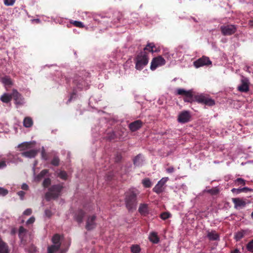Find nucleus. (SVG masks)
Instances as JSON below:
<instances>
[{"instance_id": "30", "label": "nucleus", "mask_w": 253, "mask_h": 253, "mask_svg": "<svg viewBox=\"0 0 253 253\" xmlns=\"http://www.w3.org/2000/svg\"><path fill=\"white\" fill-rule=\"evenodd\" d=\"M11 95L12 98L13 97L17 102L19 103L21 99L20 94L16 90H13V92Z\"/></svg>"}, {"instance_id": "62", "label": "nucleus", "mask_w": 253, "mask_h": 253, "mask_svg": "<svg viewBox=\"0 0 253 253\" xmlns=\"http://www.w3.org/2000/svg\"><path fill=\"white\" fill-rule=\"evenodd\" d=\"M251 217L253 219V212L251 213Z\"/></svg>"}, {"instance_id": "35", "label": "nucleus", "mask_w": 253, "mask_h": 253, "mask_svg": "<svg viewBox=\"0 0 253 253\" xmlns=\"http://www.w3.org/2000/svg\"><path fill=\"white\" fill-rule=\"evenodd\" d=\"M131 252L132 253H139L141 249L139 245H133L131 247Z\"/></svg>"}, {"instance_id": "38", "label": "nucleus", "mask_w": 253, "mask_h": 253, "mask_svg": "<svg viewBox=\"0 0 253 253\" xmlns=\"http://www.w3.org/2000/svg\"><path fill=\"white\" fill-rule=\"evenodd\" d=\"M60 160L58 157H54L51 162V164L54 166H58L59 164Z\"/></svg>"}, {"instance_id": "7", "label": "nucleus", "mask_w": 253, "mask_h": 253, "mask_svg": "<svg viewBox=\"0 0 253 253\" xmlns=\"http://www.w3.org/2000/svg\"><path fill=\"white\" fill-rule=\"evenodd\" d=\"M166 61L161 56H158L154 58L151 63L150 69L155 70L158 66L165 65Z\"/></svg>"}, {"instance_id": "34", "label": "nucleus", "mask_w": 253, "mask_h": 253, "mask_svg": "<svg viewBox=\"0 0 253 253\" xmlns=\"http://www.w3.org/2000/svg\"><path fill=\"white\" fill-rule=\"evenodd\" d=\"M57 176L61 179L66 180L67 179L68 175L65 171L61 170L57 173Z\"/></svg>"}, {"instance_id": "19", "label": "nucleus", "mask_w": 253, "mask_h": 253, "mask_svg": "<svg viewBox=\"0 0 253 253\" xmlns=\"http://www.w3.org/2000/svg\"><path fill=\"white\" fill-rule=\"evenodd\" d=\"M149 239L154 244H158L160 241V238L158 237L157 233L154 232L150 233L149 237Z\"/></svg>"}, {"instance_id": "43", "label": "nucleus", "mask_w": 253, "mask_h": 253, "mask_svg": "<svg viewBox=\"0 0 253 253\" xmlns=\"http://www.w3.org/2000/svg\"><path fill=\"white\" fill-rule=\"evenodd\" d=\"M160 217L162 219L166 220L170 217V213L167 212H164L161 214Z\"/></svg>"}, {"instance_id": "20", "label": "nucleus", "mask_w": 253, "mask_h": 253, "mask_svg": "<svg viewBox=\"0 0 253 253\" xmlns=\"http://www.w3.org/2000/svg\"><path fill=\"white\" fill-rule=\"evenodd\" d=\"M164 190V186L158 181V183L153 188V191L156 193L159 194L162 193Z\"/></svg>"}, {"instance_id": "63", "label": "nucleus", "mask_w": 253, "mask_h": 253, "mask_svg": "<svg viewBox=\"0 0 253 253\" xmlns=\"http://www.w3.org/2000/svg\"><path fill=\"white\" fill-rule=\"evenodd\" d=\"M60 253H64V252L63 251H62Z\"/></svg>"}, {"instance_id": "61", "label": "nucleus", "mask_w": 253, "mask_h": 253, "mask_svg": "<svg viewBox=\"0 0 253 253\" xmlns=\"http://www.w3.org/2000/svg\"><path fill=\"white\" fill-rule=\"evenodd\" d=\"M250 23L251 24V26L253 27V20L250 21Z\"/></svg>"}, {"instance_id": "18", "label": "nucleus", "mask_w": 253, "mask_h": 253, "mask_svg": "<svg viewBox=\"0 0 253 253\" xmlns=\"http://www.w3.org/2000/svg\"><path fill=\"white\" fill-rule=\"evenodd\" d=\"M232 201L235 205V208L245 207L246 205L245 201L240 198H233Z\"/></svg>"}, {"instance_id": "23", "label": "nucleus", "mask_w": 253, "mask_h": 253, "mask_svg": "<svg viewBox=\"0 0 253 253\" xmlns=\"http://www.w3.org/2000/svg\"><path fill=\"white\" fill-rule=\"evenodd\" d=\"M133 164L136 166H139L142 165L143 162L142 156L141 154L137 155L133 159Z\"/></svg>"}, {"instance_id": "21", "label": "nucleus", "mask_w": 253, "mask_h": 253, "mask_svg": "<svg viewBox=\"0 0 253 253\" xmlns=\"http://www.w3.org/2000/svg\"><path fill=\"white\" fill-rule=\"evenodd\" d=\"M32 143L31 142H25L22 143L18 145V148L20 151H24L30 149L31 147Z\"/></svg>"}, {"instance_id": "57", "label": "nucleus", "mask_w": 253, "mask_h": 253, "mask_svg": "<svg viewBox=\"0 0 253 253\" xmlns=\"http://www.w3.org/2000/svg\"><path fill=\"white\" fill-rule=\"evenodd\" d=\"M28 185L25 183H24L22 185V189L24 190H27L28 189Z\"/></svg>"}, {"instance_id": "50", "label": "nucleus", "mask_w": 253, "mask_h": 253, "mask_svg": "<svg viewBox=\"0 0 253 253\" xmlns=\"http://www.w3.org/2000/svg\"><path fill=\"white\" fill-rule=\"evenodd\" d=\"M8 194V190L4 188H1V195L5 196Z\"/></svg>"}, {"instance_id": "40", "label": "nucleus", "mask_w": 253, "mask_h": 253, "mask_svg": "<svg viewBox=\"0 0 253 253\" xmlns=\"http://www.w3.org/2000/svg\"><path fill=\"white\" fill-rule=\"evenodd\" d=\"M71 23L77 27L83 28L84 27L83 23L80 21H74L72 22Z\"/></svg>"}, {"instance_id": "64", "label": "nucleus", "mask_w": 253, "mask_h": 253, "mask_svg": "<svg viewBox=\"0 0 253 253\" xmlns=\"http://www.w3.org/2000/svg\"><path fill=\"white\" fill-rule=\"evenodd\" d=\"M252 191H253V189H252Z\"/></svg>"}, {"instance_id": "51", "label": "nucleus", "mask_w": 253, "mask_h": 253, "mask_svg": "<svg viewBox=\"0 0 253 253\" xmlns=\"http://www.w3.org/2000/svg\"><path fill=\"white\" fill-rule=\"evenodd\" d=\"M18 195L20 196L21 200L23 199V197L25 194V192L23 191H20L17 193Z\"/></svg>"}, {"instance_id": "16", "label": "nucleus", "mask_w": 253, "mask_h": 253, "mask_svg": "<svg viewBox=\"0 0 253 253\" xmlns=\"http://www.w3.org/2000/svg\"><path fill=\"white\" fill-rule=\"evenodd\" d=\"M38 151L37 150L32 149L29 151H25L21 153L23 157L33 158H35L38 154Z\"/></svg>"}, {"instance_id": "3", "label": "nucleus", "mask_w": 253, "mask_h": 253, "mask_svg": "<svg viewBox=\"0 0 253 253\" xmlns=\"http://www.w3.org/2000/svg\"><path fill=\"white\" fill-rule=\"evenodd\" d=\"M135 68L141 70L148 63V53L146 51L140 52L135 58Z\"/></svg>"}, {"instance_id": "39", "label": "nucleus", "mask_w": 253, "mask_h": 253, "mask_svg": "<svg viewBox=\"0 0 253 253\" xmlns=\"http://www.w3.org/2000/svg\"><path fill=\"white\" fill-rule=\"evenodd\" d=\"M247 249L248 251L253 253V239L247 244Z\"/></svg>"}, {"instance_id": "29", "label": "nucleus", "mask_w": 253, "mask_h": 253, "mask_svg": "<svg viewBox=\"0 0 253 253\" xmlns=\"http://www.w3.org/2000/svg\"><path fill=\"white\" fill-rule=\"evenodd\" d=\"M60 248L59 245H52L47 248L48 253H54Z\"/></svg>"}, {"instance_id": "6", "label": "nucleus", "mask_w": 253, "mask_h": 253, "mask_svg": "<svg viewBox=\"0 0 253 253\" xmlns=\"http://www.w3.org/2000/svg\"><path fill=\"white\" fill-rule=\"evenodd\" d=\"M220 30L223 36H230L236 32L237 28L234 25H226L221 26L220 27Z\"/></svg>"}, {"instance_id": "12", "label": "nucleus", "mask_w": 253, "mask_h": 253, "mask_svg": "<svg viewBox=\"0 0 253 253\" xmlns=\"http://www.w3.org/2000/svg\"><path fill=\"white\" fill-rule=\"evenodd\" d=\"M142 125V122L140 120H138L130 123L128 127L131 131L134 132L141 128Z\"/></svg>"}, {"instance_id": "15", "label": "nucleus", "mask_w": 253, "mask_h": 253, "mask_svg": "<svg viewBox=\"0 0 253 253\" xmlns=\"http://www.w3.org/2000/svg\"><path fill=\"white\" fill-rule=\"evenodd\" d=\"M138 211L143 216H146L149 213L148 205L147 204H140L138 208Z\"/></svg>"}, {"instance_id": "8", "label": "nucleus", "mask_w": 253, "mask_h": 253, "mask_svg": "<svg viewBox=\"0 0 253 253\" xmlns=\"http://www.w3.org/2000/svg\"><path fill=\"white\" fill-rule=\"evenodd\" d=\"M241 84L238 86V90L241 92H247L249 90L250 82L247 78L242 77Z\"/></svg>"}, {"instance_id": "49", "label": "nucleus", "mask_w": 253, "mask_h": 253, "mask_svg": "<svg viewBox=\"0 0 253 253\" xmlns=\"http://www.w3.org/2000/svg\"><path fill=\"white\" fill-rule=\"evenodd\" d=\"M122 159V156L120 154H117L115 158V161L116 162H119Z\"/></svg>"}, {"instance_id": "52", "label": "nucleus", "mask_w": 253, "mask_h": 253, "mask_svg": "<svg viewBox=\"0 0 253 253\" xmlns=\"http://www.w3.org/2000/svg\"><path fill=\"white\" fill-rule=\"evenodd\" d=\"M174 169L173 167H170L166 169V171L168 173H171L174 172Z\"/></svg>"}, {"instance_id": "26", "label": "nucleus", "mask_w": 253, "mask_h": 253, "mask_svg": "<svg viewBox=\"0 0 253 253\" xmlns=\"http://www.w3.org/2000/svg\"><path fill=\"white\" fill-rule=\"evenodd\" d=\"M246 234V231L245 230H241L235 233L234 235V239L236 241H240L242 239Z\"/></svg>"}, {"instance_id": "33", "label": "nucleus", "mask_w": 253, "mask_h": 253, "mask_svg": "<svg viewBox=\"0 0 253 253\" xmlns=\"http://www.w3.org/2000/svg\"><path fill=\"white\" fill-rule=\"evenodd\" d=\"M142 183L143 184V186L146 188H150L152 186V182H151L150 180L148 178H146L143 179Z\"/></svg>"}, {"instance_id": "46", "label": "nucleus", "mask_w": 253, "mask_h": 253, "mask_svg": "<svg viewBox=\"0 0 253 253\" xmlns=\"http://www.w3.org/2000/svg\"><path fill=\"white\" fill-rule=\"evenodd\" d=\"M168 180L169 178L168 177H165L162 178L159 182L164 186Z\"/></svg>"}, {"instance_id": "14", "label": "nucleus", "mask_w": 253, "mask_h": 253, "mask_svg": "<svg viewBox=\"0 0 253 253\" xmlns=\"http://www.w3.org/2000/svg\"><path fill=\"white\" fill-rule=\"evenodd\" d=\"M1 82L3 84L5 89L8 90L13 85V82L11 78L8 76L1 78Z\"/></svg>"}, {"instance_id": "28", "label": "nucleus", "mask_w": 253, "mask_h": 253, "mask_svg": "<svg viewBox=\"0 0 253 253\" xmlns=\"http://www.w3.org/2000/svg\"><path fill=\"white\" fill-rule=\"evenodd\" d=\"M1 253H10L8 246L1 240Z\"/></svg>"}, {"instance_id": "9", "label": "nucleus", "mask_w": 253, "mask_h": 253, "mask_svg": "<svg viewBox=\"0 0 253 253\" xmlns=\"http://www.w3.org/2000/svg\"><path fill=\"white\" fill-rule=\"evenodd\" d=\"M211 64V61L209 58L204 56L194 62V65L196 68H199L205 65L208 66Z\"/></svg>"}, {"instance_id": "44", "label": "nucleus", "mask_w": 253, "mask_h": 253, "mask_svg": "<svg viewBox=\"0 0 253 253\" xmlns=\"http://www.w3.org/2000/svg\"><path fill=\"white\" fill-rule=\"evenodd\" d=\"M15 1V0H4V3L7 6H11L14 4Z\"/></svg>"}, {"instance_id": "42", "label": "nucleus", "mask_w": 253, "mask_h": 253, "mask_svg": "<svg viewBox=\"0 0 253 253\" xmlns=\"http://www.w3.org/2000/svg\"><path fill=\"white\" fill-rule=\"evenodd\" d=\"M245 182H246V181L242 178H238L235 180V183H236V184H237L238 185H245L246 184Z\"/></svg>"}, {"instance_id": "55", "label": "nucleus", "mask_w": 253, "mask_h": 253, "mask_svg": "<svg viewBox=\"0 0 253 253\" xmlns=\"http://www.w3.org/2000/svg\"><path fill=\"white\" fill-rule=\"evenodd\" d=\"M241 192H248V191H252V189L249 188L248 187H244L241 188Z\"/></svg>"}, {"instance_id": "59", "label": "nucleus", "mask_w": 253, "mask_h": 253, "mask_svg": "<svg viewBox=\"0 0 253 253\" xmlns=\"http://www.w3.org/2000/svg\"><path fill=\"white\" fill-rule=\"evenodd\" d=\"M230 253H240V251L238 249H235V250L231 251Z\"/></svg>"}, {"instance_id": "11", "label": "nucleus", "mask_w": 253, "mask_h": 253, "mask_svg": "<svg viewBox=\"0 0 253 253\" xmlns=\"http://www.w3.org/2000/svg\"><path fill=\"white\" fill-rule=\"evenodd\" d=\"M191 118L189 112L184 111L181 112L178 115L177 120L180 123H186L188 122Z\"/></svg>"}, {"instance_id": "2", "label": "nucleus", "mask_w": 253, "mask_h": 253, "mask_svg": "<svg viewBox=\"0 0 253 253\" xmlns=\"http://www.w3.org/2000/svg\"><path fill=\"white\" fill-rule=\"evenodd\" d=\"M64 187L62 184H55L52 185L49 189L48 191L45 194V198L46 201H49L51 199H56L61 195Z\"/></svg>"}, {"instance_id": "22", "label": "nucleus", "mask_w": 253, "mask_h": 253, "mask_svg": "<svg viewBox=\"0 0 253 253\" xmlns=\"http://www.w3.org/2000/svg\"><path fill=\"white\" fill-rule=\"evenodd\" d=\"M33 125V121L31 118L26 117L24 118L23 121V126L25 127H30Z\"/></svg>"}, {"instance_id": "27", "label": "nucleus", "mask_w": 253, "mask_h": 253, "mask_svg": "<svg viewBox=\"0 0 253 253\" xmlns=\"http://www.w3.org/2000/svg\"><path fill=\"white\" fill-rule=\"evenodd\" d=\"M52 242L53 245H59V247H61V243L60 242V236L58 234H55L52 238Z\"/></svg>"}, {"instance_id": "17", "label": "nucleus", "mask_w": 253, "mask_h": 253, "mask_svg": "<svg viewBox=\"0 0 253 253\" xmlns=\"http://www.w3.org/2000/svg\"><path fill=\"white\" fill-rule=\"evenodd\" d=\"M207 237L210 241H217L219 240V235L215 231H208Z\"/></svg>"}, {"instance_id": "25", "label": "nucleus", "mask_w": 253, "mask_h": 253, "mask_svg": "<svg viewBox=\"0 0 253 253\" xmlns=\"http://www.w3.org/2000/svg\"><path fill=\"white\" fill-rule=\"evenodd\" d=\"M156 46L153 42L148 43L146 45L145 47H144L143 51H149L152 53H153L156 51V50H154V48H155Z\"/></svg>"}, {"instance_id": "47", "label": "nucleus", "mask_w": 253, "mask_h": 253, "mask_svg": "<svg viewBox=\"0 0 253 253\" xmlns=\"http://www.w3.org/2000/svg\"><path fill=\"white\" fill-rule=\"evenodd\" d=\"M35 221V218L34 216L31 217L26 222L27 224H30L33 223Z\"/></svg>"}, {"instance_id": "58", "label": "nucleus", "mask_w": 253, "mask_h": 253, "mask_svg": "<svg viewBox=\"0 0 253 253\" xmlns=\"http://www.w3.org/2000/svg\"><path fill=\"white\" fill-rule=\"evenodd\" d=\"M76 95V94L74 92H73L71 95L70 98L68 99L67 103L70 102L72 100V99L74 97V96Z\"/></svg>"}, {"instance_id": "31", "label": "nucleus", "mask_w": 253, "mask_h": 253, "mask_svg": "<svg viewBox=\"0 0 253 253\" xmlns=\"http://www.w3.org/2000/svg\"><path fill=\"white\" fill-rule=\"evenodd\" d=\"M48 172V169H43L42 170L40 173L37 175V176H36V179L37 180L39 181L41 179H42V178Z\"/></svg>"}, {"instance_id": "13", "label": "nucleus", "mask_w": 253, "mask_h": 253, "mask_svg": "<svg viewBox=\"0 0 253 253\" xmlns=\"http://www.w3.org/2000/svg\"><path fill=\"white\" fill-rule=\"evenodd\" d=\"M85 215V212L82 210H79L75 213L74 219L79 223H82L83 218Z\"/></svg>"}, {"instance_id": "45", "label": "nucleus", "mask_w": 253, "mask_h": 253, "mask_svg": "<svg viewBox=\"0 0 253 253\" xmlns=\"http://www.w3.org/2000/svg\"><path fill=\"white\" fill-rule=\"evenodd\" d=\"M41 155H42V159H43L44 160H47L48 156H47V155L46 153L45 152V151L43 148H42V150Z\"/></svg>"}, {"instance_id": "37", "label": "nucleus", "mask_w": 253, "mask_h": 253, "mask_svg": "<svg viewBox=\"0 0 253 253\" xmlns=\"http://www.w3.org/2000/svg\"><path fill=\"white\" fill-rule=\"evenodd\" d=\"M51 183V179L49 178H45L42 183V185L44 188L48 187Z\"/></svg>"}, {"instance_id": "32", "label": "nucleus", "mask_w": 253, "mask_h": 253, "mask_svg": "<svg viewBox=\"0 0 253 253\" xmlns=\"http://www.w3.org/2000/svg\"><path fill=\"white\" fill-rule=\"evenodd\" d=\"M206 192L208 193H210L211 195H216L219 193V190L217 187H213L211 189L207 190Z\"/></svg>"}, {"instance_id": "54", "label": "nucleus", "mask_w": 253, "mask_h": 253, "mask_svg": "<svg viewBox=\"0 0 253 253\" xmlns=\"http://www.w3.org/2000/svg\"><path fill=\"white\" fill-rule=\"evenodd\" d=\"M231 191L233 193H235L236 194H239L241 193V188H233Z\"/></svg>"}, {"instance_id": "53", "label": "nucleus", "mask_w": 253, "mask_h": 253, "mask_svg": "<svg viewBox=\"0 0 253 253\" xmlns=\"http://www.w3.org/2000/svg\"><path fill=\"white\" fill-rule=\"evenodd\" d=\"M45 214L46 216L50 217L52 215V212L49 210H45Z\"/></svg>"}, {"instance_id": "5", "label": "nucleus", "mask_w": 253, "mask_h": 253, "mask_svg": "<svg viewBox=\"0 0 253 253\" xmlns=\"http://www.w3.org/2000/svg\"><path fill=\"white\" fill-rule=\"evenodd\" d=\"M196 101L199 103L204 104L208 106H212L215 105V101L210 98L208 95L199 94L195 96Z\"/></svg>"}, {"instance_id": "24", "label": "nucleus", "mask_w": 253, "mask_h": 253, "mask_svg": "<svg viewBox=\"0 0 253 253\" xmlns=\"http://www.w3.org/2000/svg\"><path fill=\"white\" fill-rule=\"evenodd\" d=\"M12 99V95L8 93H4L1 96V101L8 103L11 101Z\"/></svg>"}, {"instance_id": "4", "label": "nucleus", "mask_w": 253, "mask_h": 253, "mask_svg": "<svg viewBox=\"0 0 253 253\" xmlns=\"http://www.w3.org/2000/svg\"><path fill=\"white\" fill-rule=\"evenodd\" d=\"M176 94L183 96L185 102L191 103L196 101L195 97L196 95L193 94L192 90H186L183 88H178Z\"/></svg>"}, {"instance_id": "41", "label": "nucleus", "mask_w": 253, "mask_h": 253, "mask_svg": "<svg viewBox=\"0 0 253 253\" xmlns=\"http://www.w3.org/2000/svg\"><path fill=\"white\" fill-rule=\"evenodd\" d=\"M27 230L23 226H20L19 229V236L20 238L23 237V234L26 232Z\"/></svg>"}, {"instance_id": "1", "label": "nucleus", "mask_w": 253, "mask_h": 253, "mask_svg": "<svg viewBox=\"0 0 253 253\" xmlns=\"http://www.w3.org/2000/svg\"><path fill=\"white\" fill-rule=\"evenodd\" d=\"M138 194V191L135 189H130L125 193V202L128 211H130L136 208Z\"/></svg>"}, {"instance_id": "10", "label": "nucleus", "mask_w": 253, "mask_h": 253, "mask_svg": "<svg viewBox=\"0 0 253 253\" xmlns=\"http://www.w3.org/2000/svg\"><path fill=\"white\" fill-rule=\"evenodd\" d=\"M96 216L93 215L88 216L86 221L85 228L87 230H91L95 228L96 226L95 222Z\"/></svg>"}, {"instance_id": "36", "label": "nucleus", "mask_w": 253, "mask_h": 253, "mask_svg": "<svg viewBox=\"0 0 253 253\" xmlns=\"http://www.w3.org/2000/svg\"><path fill=\"white\" fill-rule=\"evenodd\" d=\"M115 16L116 18H114L113 21L114 23H117L121 21V20L123 18V14L120 12H117L115 13Z\"/></svg>"}, {"instance_id": "56", "label": "nucleus", "mask_w": 253, "mask_h": 253, "mask_svg": "<svg viewBox=\"0 0 253 253\" xmlns=\"http://www.w3.org/2000/svg\"><path fill=\"white\" fill-rule=\"evenodd\" d=\"M6 166V162L3 159L1 160V169H2Z\"/></svg>"}, {"instance_id": "60", "label": "nucleus", "mask_w": 253, "mask_h": 253, "mask_svg": "<svg viewBox=\"0 0 253 253\" xmlns=\"http://www.w3.org/2000/svg\"><path fill=\"white\" fill-rule=\"evenodd\" d=\"M112 175L111 174H108L107 176V180H110L111 179H112Z\"/></svg>"}, {"instance_id": "48", "label": "nucleus", "mask_w": 253, "mask_h": 253, "mask_svg": "<svg viewBox=\"0 0 253 253\" xmlns=\"http://www.w3.org/2000/svg\"><path fill=\"white\" fill-rule=\"evenodd\" d=\"M32 212V210L31 209H27L24 211L23 214L26 215H30L31 214Z\"/></svg>"}]
</instances>
